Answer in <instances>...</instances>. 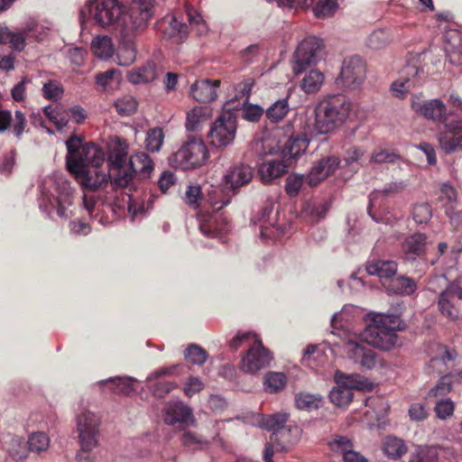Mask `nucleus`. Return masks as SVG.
Segmentation results:
<instances>
[{
    "instance_id": "f257e3e1",
    "label": "nucleus",
    "mask_w": 462,
    "mask_h": 462,
    "mask_svg": "<svg viewBox=\"0 0 462 462\" xmlns=\"http://www.w3.org/2000/svg\"><path fill=\"white\" fill-rule=\"evenodd\" d=\"M368 319L362 337L369 345L384 351L400 346L396 332L405 330L407 325L399 316L373 313Z\"/></svg>"
},
{
    "instance_id": "f03ea898",
    "label": "nucleus",
    "mask_w": 462,
    "mask_h": 462,
    "mask_svg": "<svg viewBox=\"0 0 462 462\" xmlns=\"http://www.w3.org/2000/svg\"><path fill=\"white\" fill-rule=\"evenodd\" d=\"M352 109L350 99L343 94L330 95L315 107L314 129L317 134H328L340 127Z\"/></svg>"
},
{
    "instance_id": "7ed1b4c3",
    "label": "nucleus",
    "mask_w": 462,
    "mask_h": 462,
    "mask_svg": "<svg viewBox=\"0 0 462 462\" xmlns=\"http://www.w3.org/2000/svg\"><path fill=\"white\" fill-rule=\"evenodd\" d=\"M88 20L93 24L106 29L116 26L123 29L125 6L119 0H89L87 4Z\"/></svg>"
},
{
    "instance_id": "20e7f679",
    "label": "nucleus",
    "mask_w": 462,
    "mask_h": 462,
    "mask_svg": "<svg viewBox=\"0 0 462 462\" xmlns=\"http://www.w3.org/2000/svg\"><path fill=\"white\" fill-rule=\"evenodd\" d=\"M128 150V143L119 136H116L109 145L107 162L110 166L109 171L113 189L128 187L131 184V174L127 172L126 169Z\"/></svg>"
},
{
    "instance_id": "39448f33",
    "label": "nucleus",
    "mask_w": 462,
    "mask_h": 462,
    "mask_svg": "<svg viewBox=\"0 0 462 462\" xmlns=\"http://www.w3.org/2000/svg\"><path fill=\"white\" fill-rule=\"evenodd\" d=\"M208 157V150L203 140L193 136L171 155L170 161L175 168L188 171L202 166Z\"/></svg>"
},
{
    "instance_id": "423d86ee",
    "label": "nucleus",
    "mask_w": 462,
    "mask_h": 462,
    "mask_svg": "<svg viewBox=\"0 0 462 462\" xmlns=\"http://www.w3.org/2000/svg\"><path fill=\"white\" fill-rule=\"evenodd\" d=\"M82 138L77 135H72L66 141V166L69 171H74L75 168L84 163L98 165L105 161V154L100 149L93 144L82 145Z\"/></svg>"
},
{
    "instance_id": "0eeeda50",
    "label": "nucleus",
    "mask_w": 462,
    "mask_h": 462,
    "mask_svg": "<svg viewBox=\"0 0 462 462\" xmlns=\"http://www.w3.org/2000/svg\"><path fill=\"white\" fill-rule=\"evenodd\" d=\"M335 382L337 385L330 391L329 399L339 408H345L352 402L354 389L362 390L369 384L360 374H346L340 371L335 373Z\"/></svg>"
},
{
    "instance_id": "6e6552de",
    "label": "nucleus",
    "mask_w": 462,
    "mask_h": 462,
    "mask_svg": "<svg viewBox=\"0 0 462 462\" xmlns=\"http://www.w3.org/2000/svg\"><path fill=\"white\" fill-rule=\"evenodd\" d=\"M237 130V116L231 111H224L211 124L208 137L210 144L217 147H226L233 143Z\"/></svg>"
},
{
    "instance_id": "1a4fd4ad",
    "label": "nucleus",
    "mask_w": 462,
    "mask_h": 462,
    "mask_svg": "<svg viewBox=\"0 0 462 462\" xmlns=\"http://www.w3.org/2000/svg\"><path fill=\"white\" fill-rule=\"evenodd\" d=\"M155 0H132L127 7L125 6L123 25L128 32H143L148 21L152 16Z\"/></svg>"
},
{
    "instance_id": "9d476101",
    "label": "nucleus",
    "mask_w": 462,
    "mask_h": 462,
    "mask_svg": "<svg viewBox=\"0 0 462 462\" xmlns=\"http://www.w3.org/2000/svg\"><path fill=\"white\" fill-rule=\"evenodd\" d=\"M322 47V41L315 36H308L303 39L294 53V72L299 74L307 67L316 64L321 59Z\"/></svg>"
},
{
    "instance_id": "9b49d317",
    "label": "nucleus",
    "mask_w": 462,
    "mask_h": 462,
    "mask_svg": "<svg viewBox=\"0 0 462 462\" xmlns=\"http://www.w3.org/2000/svg\"><path fill=\"white\" fill-rule=\"evenodd\" d=\"M207 202L209 204V208L212 209L213 213L207 212L199 214V229L204 235L213 236L219 232L215 213L228 205L230 199L226 198L221 190H213L208 194Z\"/></svg>"
},
{
    "instance_id": "f8f14e48",
    "label": "nucleus",
    "mask_w": 462,
    "mask_h": 462,
    "mask_svg": "<svg viewBox=\"0 0 462 462\" xmlns=\"http://www.w3.org/2000/svg\"><path fill=\"white\" fill-rule=\"evenodd\" d=\"M98 165L93 163H84L79 168H75L74 171H70L75 175L77 180L84 189L89 190H97L111 182L110 172L106 173L99 170Z\"/></svg>"
},
{
    "instance_id": "ddd939ff",
    "label": "nucleus",
    "mask_w": 462,
    "mask_h": 462,
    "mask_svg": "<svg viewBox=\"0 0 462 462\" xmlns=\"http://www.w3.org/2000/svg\"><path fill=\"white\" fill-rule=\"evenodd\" d=\"M365 76L366 67L364 60L355 55L344 60L338 80L345 88L356 89L363 84Z\"/></svg>"
},
{
    "instance_id": "4468645a",
    "label": "nucleus",
    "mask_w": 462,
    "mask_h": 462,
    "mask_svg": "<svg viewBox=\"0 0 462 462\" xmlns=\"http://www.w3.org/2000/svg\"><path fill=\"white\" fill-rule=\"evenodd\" d=\"M272 356L269 351L263 346L261 339L254 340L250 345L245 355L242 358L241 369L248 374H255L269 365Z\"/></svg>"
},
{
    "instance_id": "2eb2a0df",
    "label": "nucleus",
    "mask_w": 462,
    "mask_h": 462,
    "mask_svg": "<svg viewBox=\"0 0 462 462\" xmlns=\"http://www.w3.org/2000/svg\"><path fill=\"white\" fill-rule=\"evenodd\" d=\"M411 109L418 116L434 122H446L447 108L439 99L422 100L413 96L411 101Z\"/></svg>"
},
{
    "instance_id": "dca6fc26",
    "label": "nucleus",
    "mask_w": 462,
    "mask_h": 462,
    "mask_svg": "<svg viewBox=\"0 0 462 462\" xmlns=\"http://www.w3.org/2000/svg\"><path fill=\"white\" fill-rule=\"evenodd\" d=\"M405 188L403 182H391L386 184L383 189H375L369 196V205L367 213L372 219L377 223L390 225L393 222L392 217L388 214H383L375 209L376 202L381 196L388 197L402 192Z\"/></svg>"
},
{
    "instance_id": "f3484780",
    "label": "nucleus",
    "mask_w": 462,
    "mask_h": 462,
    "mask_svg": "<svg viewBox=\"0 0 462 462\" xmlns=\"http://www.w3.org/2000/svg\"><path fill=\"white\" fill-rule=\"evenodd\" d=\"M344 350L346 356L362 368L370 370L375 367L377 355L364 344L349 339L345 343Z\"/></svg>"
},
{
    "instance_id": "a211bd4d",
    "label": "nucleus",
    "mask_w": 462,
    "mask_h": 462,
    "mask_svg": "<svg viewBox=\"0 0 462 462\" xmlns=\"http://www.w3.org/2000/svg\"><path fill=\"white\" fill-rule=\"evenodd\" d=\"M127 172L131 174V184L128 187H123L128 189L130 191L135 189L134 180H144L150 178L153 169V162L148 154L143 152H136L132 155L129 159Z\"/></svg>"
},
{
    "instance_id": "6ab92c4d",
    "label": "nucleus",
    "mask_w": 462,
    "mask_h": 462,
    "mask_svg": "<svg viewBox=\"0 0 462 462\" xmlns=\"http://www.w3.org/2000/svg\"><path fill=\"white\" fill-rule=\"evenodd\" d=\"M142 32H128L123 25L119 31L120 40L116 53L117 63L120 66H130L136 59L137 50L134 37Z\"/></svg>"
},
{
    "instance_id": "aec40b11",
    "label": "nucleus",
    "mask_w": 462,
    "mask_h": 462,
    "mask_svg": "<svg viewBox=\"0 0 462 462\" xmlns=\"http://www.w3.org/2000/svg\"><path fill=\"white\" fill-rule=\"evenodd\" d=\"M77 432L79 441L98 442L100 420L89 411H83L77 416Z\"/></svg>"
},
{
    "instance_id": "412c9836",
    "label": "nucleus",
    "mask_w": 462,
    "mask_h": 462,
    "mask_svg": "<svg viewBox=\"0 0 462 462\" xmlns=\"http://www.w3.org/2000/svg\"><path fill=\"white\" fill-rule=\"evenodd\" d=\"M162 419L170 426L192 423V410L181 401H170L162 409Z\"/></svg>"
},
{
    "instance_id": "4be33fe9",
    "label": "nucleus",
    "mask_w": 462,
    "mask_h": 462,
    "mask_svg": "<svg viewBox=\"0 0 462 462\" xmlns=\"http://www.w3.org/2000/svg\"><path fill=\"white\" fill-rule=\"evenodd\" d=\"M340 160L337 156H327L321 158L315 163L310 173L306 176V182L310 187H316L329 175L333 174L339 167Z\"/></svg>"
},
{
    "instance_id": "5701e85b",
    "label": "nucleus",
    "mask_w": 462,
    "mask_h": 462,
    "mask_svg": "<svg viewBox=\"0 0 462 462\" xmlns=\"http://www.w3.org/2000/svg\"><path fill=\"white\" fill-rule=\"evenodd\" d=\"M439 142L447 153L462 148V120L445 123V129L439 134Z\"/></svg>"
},
{
    "instance_id": "b1692460",
    "label": "nucleus",
    "mask_w": 462,
    "mask_h": 462,
    "mask_svg": "<svg viewBox=\"0 0 462 462\" xmlns=\"http://www.w3.org/2000/svg\"><path fill=\"white\" fill-rule=\"evenodd\" d=\"M219 87V79H199L191 86L190 93L195 100L206 104L217 98Z\"/></svg>"
},
{
    "instance_id": "393cba45",
    "label": "nucleus",
    "mask_w": 462,
    "mask_h": 462,
    "mask_svg": "<svg viewBox=\"0 0 462 462\" xmlns=\"http://www.w3.org/2000/svg\"><path fill=\"white\" fill-rule=\"evenodd\" d=\"M302 430L297 425H288L271 435V441L282 451H286L291 446L295 445L301 438Z\"/></svg>"
},
{
    "instance_id": "a878e982",
    "label": "nucleus",
    "mask_w": 462,
    "mask_h": 462,
    "mask_svg": "<svg viewBox=\"0 0 462 462\" xmlns=\"http://www.w3.org/2000/svg\"><path fill=\"white\" fill-rule=\"evenodd\" d=\"M161 28L167 38H173L177 35L182 38L188 34L189 25L183 21L182 13L175 12L162 19Z\"/></svg>"
},
{
    "instance_id": "bb28decb",
    "label": "nucleus",
    "mask_w": 462,
    "mask_h": 462,
    "mask_svg": "<svg viewBox=\"0 0 462 462\" xmlns=\"http://www.w3.org/2000/svg\"><path fill=\"white\" fill-rule=\"evenodd\" d=\"M290 163L283 158L282 160H269L260 164L259 175L261 180L265 183H270L273 180L278 179L288 171Z\"/></svg>"
},
{
    "instance_id": "cd10ccee",
    "label": "nucleus",
    "mask_w": 462,
    "mask_h": 462,
    "mask_svg": "<svg viewBox=\"0 0 462 462\" xmlns=\"http://www.w3.org/2000/svg\"><path fill=\"white\" fill-rule=\"evenodd\" d=\"M254 177V169L247 164H238L232 167L226 176V182L234 191L243 186L247 185Z\"/></svg>"
},
{
    "instance_id": "c85d7f7f",
    "label": "nucleus",
    "mask_w": 462,
    "mask_h": 462,
    "mask_svg": "<svg viewBox=\"0 0 462 462\" xmlns=\"http://www.w3.org/2000/svg\"><path fill=\"white\" fill-rule=\"evenodd\" d=\"M404 73L408 76L395 80L391 85V91L395 97L403 99L407 97L410 90L416 85V76L419 74V68L416 66H407Z\"/></svg>"
},
{
    "instance_id": "c756f323",
    "label": "nucleus",
    "mask_w": 462,
    "mask_h": 462,
    "mask_svg": "<svg viewBox=\"0 0 462 462\" xmlns=\"http://www.w3.org/2000/svg\"><path fill=\"white\" fill-rule=\"evenodd\" d=\"M309 138L306 134L291 135L285 143L282 154V158L291 164L292 160L300 156L309 146Z\"/></svg>"
},
{
    "instance_id": "7c9ffc66",
    "label": "nucleus",
    "mask_w": 462,
    "mask_h": 462,
    "mask_svg": "<svg viewBox=\"0 0 462 462\" xmlns=\"http://www.w3.org/2000/svg\"><path fill=\"white\" fill-rule=\"evenodd\" d=\"M366 275H375L380 280H390L397 273V263L394 261L369 260L365 266Z\"/></svg>"
},
{
    "instance_id": "2f4dec72",
    "label": "nucleus",
    "mask_w": 462,
    "mask_h": 462,
    "mask_svg": "<svg viewBox=\"0 0 462 462\" xmlns=\"http://www.w3.org/2000/svg\"><path fill=\"white\" fill-rule=\"evenodd\" d=\"M427 236L421 233H414L407 236L402 243V253L411 259L420 256L426 249Z\"/></svg>"
},
{
    "instance_id": "473e14b6",
    "label": "nucleus",
    "mask_w": 462,
    "mask_h": 462,
    "mask_svg": "<svg viewBox=\"0 0 462 462\" xmlns=\"http://www.w3.org/2000/svg\"><path fill=\"white\" fill-rule=\"evenodd\" d=\"M434 351L435 354L430 363L439 374L444 372L442 366L449 367L457 357V353L454 348L442 344L436 345Z\"/></svg>"
},
{
    "instance_id": "72a5a7b5",
    "label": "nucleus",
    "mask_w": 462,
    "mask_h": 462,
    "mask_svg": "<svg viewBox=\"0 0 462 462\" xmlns=\"http://www.w3.org/2000/svg\"><path fill=\"white\" fill-rule=\"evenodd\" d=\"M156 65L153 61H148L139 68H134L127 72L126 78L134 85L149 83L157 78Z\"/></svg>"
},
{
    "instance_id": "f704fd0d",
    "label": "nucleus",
    "mask_w": 462,
    "mask_h": 462,
    "mask_svg": "<svg viewBox=\"0 0 462 462\" xmlns=\"http://www.w3.org/2000/svg\"><path fill=\"white\" fill-rule=\"evenodd\" d=\"M457 300H462V291H442L439 298V309L440 312L450 319L457 317V310L455 307Z\"/></svg>"
},
{
    "instance_id": "c9c22d12",
    "label": "nucleus",
    "mask_w": 462,
    "mask_h": 462,
    "mask_svg": "<svg viewBox=\"0 0 462 462\" xmlns=\"http://www.w3.org/2000/svg\"><path fill=\"white\" fill-rule=\"evenodd\" d=\"M64 192L51 200V204L56 208L57 215L61 218H68L71 211L69 209L73 204V189L67 184H63Z\"/></svg>"
},
{
    "instance_id": "e433bc0d",
    "label": "nucleus",
    "mask_w": 462,
    "mask_h": 462,
    "mask_svg": "<svg viewBox=\"0 0 462 462\" xmlns=\"http://www.w3.org/2000/svg\"><path fill=\"white\" fill-rule=\"evenodd\" d=\"M211 110L208 106H196L187 114L186 128L189 132H195L201 128L208 121Z\"/></svg>"
},
{
    "instance_id": "4c0bfd02",
    "label": "nucleus",
    "mask_w": 462,
    "mask_h": 462,
    "mask_svg": "<svg viewBox=\"0 0 462 462\" xmlns=\"http://www.w3.org/2000/svg\"><path fill=\"white\" fill-rule=\"evenodd\" d=\"M289 415L287 413H274L272 415H259L258 426L262 429L272 431V435L279 432L286 426Z\"/></svg>"
},
{
    "instance_id": "58836bf2",
    "label": "nucleus",
    "mask_w": 462,
    "mask_h": 462,
    "mask_svg": "<svg viewBox=\"0 0 462 462\" xmlns=\"http://www.w3.org/2000/svg\"><path fill=\"white\" fill-rule=\"evenodd\" d=\"M6 450L13 460L20 462L27 458L29 454L27 442L22 437L11 435L6 443Z\"/></svg>"
},
{
    "instance_id": "ea45409f",
    "label": "nucleus",
    "mask_w": 462,
    "mask_h": 462,
    "mask_svg": "<svg viewBox=\"0 0 462 462\" xmlns=\"http://www.w3.org/2000/svg\"><path fill=\"white\" fill-rule=\"evenodd\" d=\"M134 381L132 377H111L107 380L100 381V384H107L109 389L114 393L130 395L135 392L133 382Z\"/></svg>"
},
{
    "instance_id": "a19ab883",
    "label": "nucleus",
    "mask_w": 462,
    "mask_h": 462,
    "mask_svg": "<svg viewBox=\"0 0 462 462\" xmlns=\"http://www.w3.org/2000/svg\"><path fill=\"white\" fill-rule=\"evenodd\" d=\"M324 75L318 69L307 72L300 83V88L306 94L317 93L324 83Z\"/></svg>"
},
{
    "instance_id": "79ce46f5",
    "label": "nucleus",
    "mask_w": 462,
    "mask_h": 462,
    "mask_svg": "<svg viewBox=\"0 0 462 462\" xmlns=\"http://www.w3.org/2000/svg\"><path fill=\"white\" fill-rule=\"evenodd\" d=\"M383 450L388 457L397 459L406 453L407 447L401 439L388 436L383 442Z\"/></svg>"
},
{
    "instance_id": "37998d69",
    "label": "nucleus",
    "mask_w": 462,
    "mask_h": 462,
    "mask_svg": "<svg viewBox=\"0 0 462 462\" xmlns=\"http://www.w3.org/2000/svg\"><path fill=\"white\" fill-rule=\"evenodd\" d=\"M91 50L94 55L99 59H109L114 53L112 40L108 36L95 38L91 43Z\"/></svg>"
},
{
    "instance_id": "c03bdc74",
    "label": "nucleus",
    "mask_w": 462,
    "mask_h": 462,
    "mask_svg": "<svg viewBox=\"0 0 462 462\" xmlns=\"http://www.w3.org/2000/svg\"><path fill=\"white\" fill-rule=\"evenodd\" d=\"M288 97L279 99L272 104L265 111V116L271 123L281 122L289 113Z\"/></svg>"
},
{
    "instance_id": "a18cd8bd",
    "label": "nucleus",
    "mask_w": 462,
    "mask_h": 462,
    "mask_svg": "<svg viewBox=\"0 0 462 462\" xmlns=\"http://www.w3.org/2000/svg\"><path fill=\"white\" fill-rule=\"evenodd\" d=\"M45 116L54 124L58 130H61L65 127L69 119V115L67 110H64L59 106L53 107L52 106H47L43 109Z\"/></svg>"
},
{
    "instance_id": "49530a36",
    "label": "nucleus",
    "mask_w": 462,
    "mask_h": 462,
    "mask_svg": "<svg viewBox=\"0 0 462 462\" xmlns=\"http://www.w3.org/2000/svg\"><path fill=\"white\" fill-rule=\"evenodd\" d=\"M27 445L29 452L42 454L48 450L50 447V438L42 431L32 432L28 437Z\"/></svg>"
},
{
    "instance_id": "de8ad7c7",
    "label": "nucleus",
    "mask_w": 462,
    "mask_h": 462,
    "mask_svg": "<svg viewBox=\"0 0 462 462\" xmlns=\"http://www.w3.org/2000/svg\"><path fill=\"white\" fill-rule=\"evenodd\" d=\"M286 382L283 373L270 372L264 377V390L269 393H278L285 387Z\"/></svg>"
},
{
    "instance_id": "09e8293b",
    "label": "nucleus",
    "mask_w": 462,
    "mask_h": 462,
    "mask_svg": "<svg viewBox=\"0 0 462 462\" xmlns=\"http://www.w3.org/2000/svg\"><path fill=\"white\" fill-rule=\"evenodd\" d=\"M183 200L193 209L199 208L205 200L199 185H189L185 190Z\"/></svg>"
},
{
    "instance_id": "8fccbe9b",
    "label": "nucleus",
    "mask_w": 462,
    "mask_h": 462,
    "mask_svg": "<svg viewBox=\"0 0 462 462\" xmlns=\"http://www.w3.org/2000/svg\"><path fill=\"white\" fill-rule=\"evenodd\" d=\"M120 79L121 73L116 69H109L96 75V83L102 88V90H106L114 84H118Z\"/></svg>"
},
{
    "instance_id": "3c124183",
    "label": "nucleus",
    "mask_w": 462,
    "mask_h": 462,
    "mask_svg": "<svg viewBox=\"0 0 462 462\" xmlns=\"http://www.w3.org/2000/svg\"><path fill=\"white\" fill-rule=\"evenodd\" d=\"M391 42L390 33L385 29L374 30L367 38L366 44L369 48L383 49Z\"/></svg>"
},
{
    "instance_id": "603ef678",
    "label": "nucleus",
    "mask_w": 462,
    "mask_h": 462,
    "mask_svg": "<svg viewBox=\"0 0 462 462\" xmlns=\"http://www.w3.org/2000/svg\"><path fill=\"white\" fill-rule=\"evenodd\" d=\"M64 89L61 84L55 79H49L42 88V97L51 101H57L62 97Z\"/></svg>"
},
{
    "instance_id": "864d4df0",
    "label": "nucleus",
    "mask_w": 462,
    "mask_h": 462,
    "mask_svg": "<svg viewBox=\"0 0 462 462\" xmlns=\"http://www.w3.org/2000/svg\"><path fill=\"white\" fill-rule=\"evenodd\" d=\"M0 43L9 44L13 49L21 51L24 47V38L22 34L13 32L7 28H1Z\"/></svg>"
},
{
    "instance_id": "5fc2aeb1",
    "label": "nucleus",
    "mask_w": 462,
    "mask_h": 462,
    "mask_svg": "<svg viewBox=\"0 0 462 462\" xmlns=\"http://www.w3.org/2000/svg\"><path fill=\"white\" fill-rule=\"evenodd\" d=\"M258 339L259 337L257 335L251 331H238L237 334L229 341V347L234 351H236L244 346L249 348L250 345H253L254 340Z\"/></svg>"
},
{
    "instance_id": "6e6d98bb",
    "label": "nucleus",
    "mask_w": 462,
    "mask_h": 462,
    "mask_svg": "<svg viewBox=\"0 0 462 462\" xmlns=\"http://www.w3.org/2000/svg\"><path fill=\"white\" fill-rule=\"evenodd\" d=\"M411 216L417 225L427 224L432 217L430 205L427 202L413 205Z\"/></svg>"
},
{
    "instance_id": "4d7b16f0",
    "label": "nucleus",
    "mask_w": 462,
    "mask_h": 462,
    "mask_svg": "<svg viewBox=\"0 0 462 462\" xmlns=\"http://www.w3.org/2000/svg\"><path fill=\"white\" fill-rule=\"evenodd\" d=\"M184 8L189 26L195 28L198 33H204L207 31V25L202 15L190 5H186Z\"/></svg>"
},
{
    "instance_id": "13d9d810",
    "label": "nucleus",
    "mask_w": 462,
    "mask_h": 462,
    "mask_svg": "<svg viewBox=\"0 0 462 462\" xmlns=\"http://www.w3.org/2000/svg\"><path fill=\"white\" fill-rule=\"evenodd\" d=\"M114 106L118 115L129 116L135 113L137 101L132 96H125L117 99Z\"/></svg>"
},
{
    "instance_id": "bf43d9fd",
    "label": "nucleus",
    "mask_w": 462,
    "mask_h": 462,
    "mask_svg": "<svg viewBox=\"0 0 462 462\" xmlns=\"http://www.w3.org/2000/svg\"><path fill=\"white\" fill-rule=\"evenodd\" d=\"M364 151L358 147H350L346 150L344 162L346 166L349 167L351 171L356 172L359 167L362 165V160L364 157Z\"/></svg>"
},
{
    "instance_id": "052dcab7",
    "label": "nucleus",
    "mask_w": 462,
    "mask_h": 462,
    "mask_svg": "<svg viewBox=\"0 0 462 462\" xmlns=\"http://www.w3.org/2000/svg\"><path fill=\"white\" fill-rule=\"evenodd\" d=\"M79 443L80 448L76 455L77 462H94L96 460L94 448L97 446L98 442L79 441Z\"/></svg>"
},
{
    "instance_id": "680f3d73",
    "label": "nucleus",
    "mask_w": 462,
    "mask_h": 462,
    "mask_svg": "<svg viewBox=\"0 0 462 462\" xmlns=\"http://www.w3.org/2000/svg\"><path fill=\"white\" fill-rule=\"evenodd\" d=\"M328 446L331 451L339 453L342 457L354 448L352 440L341 435H335L332 439L328 441Z\"/></svg>"
},
{
    "instance_id": "e2e57ef3",
    "label": "nucleus",
    "mask_w": 462,
    "mask_h": 462,
    "mask_svg": "<svg viewBox=\"0 0 462 462\" xmlns=\"http://www.w3.org/2000/svg\"><path fill=\"white\" fill-rule=\"evenodd\" d=\"M320 401V397L306 393H300L295 397L296 406L300 410L311 411L317 409Z\"/></svg>"
},
{
    "instance_id": "0e129e2a",
    "label": "nucleus",
    "mask_w": 462,
    "mask_h": 462,
    "mask_svg": "<svg viewBox=\"0 0 462 462\" xmlns=\"http://www.w3.org/2000/svg\"><path fill=\"white\" fill-rule=\"evenodd\" d=\"M164 134L162 128L154 127L147 133L145 143L150 152H158L163 143Z\"/></svg>"
},
{
    "instance_id": "69168bd1",
    "label": "nucleus",
    "mask_w": 462,
    "mask_h": 462,
    "mask_svg": "<svg viewBox=\"0 0 462 462\" xmlns=\"http://www.w3.org/2000/svg\"><path fill=\"white\" fill-rule=\"evenodd\" d=\"M306 182V176L300 174H290L286 179L285 192L291 198L298 196L303 183Z\"/></svg>"
},
{
    "instance_id": "338daca9",
    "label": "nucleus",
    "mask_w": 462,
    "mask_h": 462,
    "mask_svg": "<svg viewBox=\"0 0 462 462\" xmlns=\"http://www.w3.org/2000/svg\"><path fill=\"white\" fill-rule=\"evenodd\" d=\"M185 358L195 365H203L208 359L207 352L198 345H189L185 351Z\"/></svg>"
},
{
    "instance_id": "774afa93",
    "label": "nucleus",
    "mask_w": 462,
    "mask_h": 462,
    "mask_svg": "<svg viewBox=\"0 0 462 462\" xmlns=\"http://www.w3.org/2000/svg\"><path fill=\"white\" fill-rule=\"evenodd\" d=\"M409 462H439V458L435 449L424 448L413 453Z\"/></svg>"
}]
</instances>
